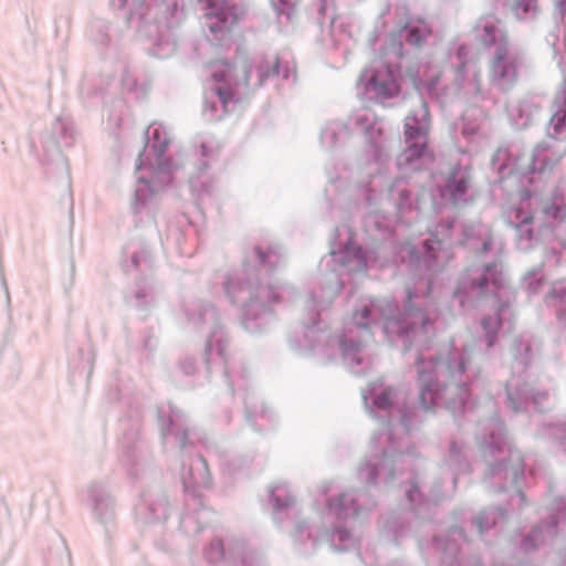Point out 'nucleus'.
<instances>
[{
  "label": "nucleus",
  "mask_w": 566,
  "mask_h": 566,
  "mask_svg": "<svg viewBox=\"0 0 566 566\" xmlns=\"http://www.w3.org/2000/svg\"><path fill=\"white\" fill-rule=\"evenodd\" d=\"M361 77L380 102L398 97L402 92V74L399 65L384 61L367 67Z\"/></svg>",
  "instance_id": "1"
},
{
  "label": "nucleus",
  "mask_w": 566,
  "mask_h": 566,
  "mask_svg": "<svg viewBox=\"0 0 566 566\" xmlns=\"http://www.w3.org/2000/svg\"><path fill=\"white\" fill-rule=\"evenodd\" d=\"M209 11L206 13L208 18V27L216 38H222L229 32L237 22L238 18L234 9L227 4V0H203Z\"/></svg>",
  "instance_id": "2"
},
{
  "label": "nucleus",
  "mask_w": 566,
  "mask_h": 566,
  "mask_svg": "<svg viewBox=\"0 0 566 566\" xmlns=\"http://www.w3.org/2000/svg\"><path fill=\"white\" fill-rule=\"evenodd\" d=\"M491 75L496 80H514L516 76L515 61L509 56L506 46H499L491 63Z\"/></svg>",
  "instance_id": "3"
},
{
  "label": "nucleus",
  "mask_w": 566,
  "mask_h": 566,
  "mask_svg": "<svg viewBox=\"0 0 566 566\" xmlns=\"http://www.w3.org/2000/svg\"><path fill=\"white\" fill-rule=\"evenodd\" d=\"M430 118L427 112L420 116L416 114L408 115L405 119V136L409 140H424L429 138Z\"/></svg>",
  "instance_id": "4"
},
{
  "label": "nucleus",
  "mask_w": 566,
  "mask_h": 566,
  "mask_svg": "<svg viewBox=\"0 0 566 566\" xmlns=\"http://www.w3.org/2000/svg\"><path fill=\"white\" fill-rule=\"evenodd\" d=\"M430 33L431 30L429 25L422 20H409L400 29V36H402L407 43L415 46H420Z\"/></svg>",
  "instance_id": "5"
},
{
  "label": "nucleus",
  "mask_w": 566,
  "mask_h": 566,
  "mask_svg": "<svg viewBox=\"0 0 566 566\" xmlns=\"http://www.w3.org/2000/svg\"><path fill=\"white\" fill-rule=\"evenodd\" d=\"M426 144H411L401 155L400 160L411 164L417 158L424 157Z\"/></svg>",
  "instance_id": "6"
},
{
  "label": "nucleus",
  "mask_w": 566,
  "mask_h": 566,
  "mask_svg": "<svg viewBox=\"0 0 566 566\" xmlns=\"http://www.w3.org/2000/svg\"><path fill=\"white\" fill-rule=\"evenodd\" d=\"M148 142H167L168 132L160 124H151L146 130Z\"/></svg>",
  "instance_id": "7"
},
{
  "label": "nucleus",
  "mask_w": 566,
  "mask_h": 566,
  "mask_svg": "<svg viewBox=\"0 0 566 566\" xmlns=\"http://www.w3.org/2000/svg\"><path fill=\"white\" fill-rule=\"evenodd\" d=\"M536 0H515L512 10L518 18H524L528 12L535 10Z\"/></svg>",
  "instance_id": "8"
},
{
  "label": "nucleus",
  "mask_w": 566,
  "mask_h": 566,
  "mask_svg": "<svg viewBox=\"0 0 566 566\" xmlns=\"http://www.w3.org/2000/svg\"><path fill=\"white\" fill-rule=\"evenodd\" d=\"M447 187L454 197L461 196L467 191L468 180L464 177L455 179V175H453L452 179L448 181Z\"/></svg>",
  "instance_id": "9"
},
{
  "label": "nucleus",
  "mask_w": 566,
  "mask_h": 566,
  "mask_svg": "<svg viewBox=\"0 0 566 566\" xmlns=\"http://www.w3.org/2000/svg\"><path fill=\"white\" fill-rule=\"evenodd\" d=\"M216 93L219 96V98L222 102L224 107L228 105V103L233 97L232 91L230 88L219 87V88H217Z\"/></svg>",
  "instance_id": "10"
},
{
  "label": "nucleus",
  "mask_w": 566,
  "mask_h": 566,
  "mask_svg": "<svg viewBox=\"0 0 566 566\" xmlns=\"http://www.w3.org/2000/svg\"><path fill=\"white\" fill-rule=\"evenodd\" d=\"M484 32L486 33L485 38L483 39L485 44L492 45L495 42V38H494L495 27L493 24H485Z\"/></svg>",
  "instance_id": "11"
},
{
  "label": "nucleus",
  "mask_w": 566,
  "mask_h": 566,
  "mask_svg": "<svg viewBox=\"0 0 566 566\" xmlns=\"http://www.w3.org/2000/svg\"><path fill=\"white\" fill-rule=\"evenodd\" d=\"M566 118V113L563 115L555 114L553 117V123H555V127L557 128L562 122H564Z\"/></svg>",
  "instance_id": "12"
},
{
  "label": "nucleus",
  "mask_w": 566,
  "mask_h": 566,
  "mask_svg": "<svg viewBox=\"0 0 566 566\" xmlns=\"http://www.w3.org/2000/svg\"><path fill=\"white\" fill-rule=\"evenodd\" d=\"M369 308L368 307H364L363 311H361V317L363 318H367L368 315H369Z\"/></svg>",
  "instance_id": "13"
},
{
  "label": "nucleus",
  "mask_w": 566,
  "mask_h": 566,
  "mask_svg": "<svg viewBox=\"0 0 566 566\" xmlns=\"http://www.w3.org/2000/svg\"><path fill=\"white\" fill-rule=\"evenodd\" d=\"M412 82H413V85L418 87V78H417V75L412 73Z\"/></svg>",
  "instance_id": "14"
},
{
  "label": "nucleus",
  "mask_w": 566,
  "mask_h": 566,
  "mask_svg": "<svg viewBox=\"0 0 566 566\" xmlns=\"http://www.w3.org/2000/svg\"><path fill=\"white\" fill-rule=\"evenodd\" d=\"M213 77H214L216 80H218V81L223 80V76H220L218 73H214V74H213Z\"/></svg>",
  "instance_id": "15"
},
{
  "label": "nucleus",
  "mask_w": 566,
  "mask_h": 566,
  "mask_svg": "<svg viewBox=\"0 0 566 566\" xmlns=\"http://www.w3.org/2000/svg\"><path fill=\"white\" fill-rule=\"evenodd\" d=\"M245 82L247 83L249 82V74H248V72L245 73Z\"/></svg>",
  "instance_id": "16"
},
{
  "label": "nucleus",
  "mask_w": 566,
  "mask_h": 566,
  "mask_svg": "<svg viewBox=\"0 0 566 566\" xmlns=\"http://www.w3.org/2000/svg\"><path fill=\"white\" fill-rule=\"evenodd\" d=\"M390 324L391 322H388L387 325H386V329H389L390 328Z\"/></svg>",
  "instance_id": "17"
},
{
  "label": "nucleus",
  "mask_w": 566,
  "mask_h": 566,
  "mask_svg": "<svg viewBox=\"0 0 566 566\" xmlns=\"http://www.w3.org/2000/svg\"><path fill=\"white\" fill-rule=\"evenodd\" d=\"M485 284V280H483V282L480 284V287H483Z\"/></svg>",
  "instance_id": "18"
}]
</instances>
